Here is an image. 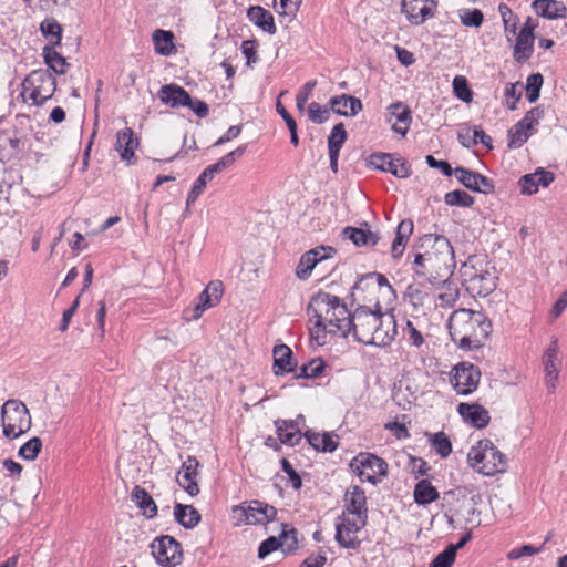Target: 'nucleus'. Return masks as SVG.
I'll use <instances>...</instances> for the list:
<instances>
[{
    "instance_id": "obj_1",
    "label": "nucleus",
    "mask_w": 567,
    "mask_h": 567,
    "mask_svg": "<svg viewBox=\"0 0 567 567\" xmlns=\"http://www.w3.org/2000/svg\"><path fill=\"white\" fill-rule=\"evenodd\" d=\"M309 333L317 346H324L330 334L347 337L350 332L349 309L338 296L319 291L308 305Z\"/></svg>"
},
{
    "instance_id": "obj_2",
    "label": "nucleus",
    "mask_w": 567,
    "mask_h": 567,
    "mask_svg": "<svg viewBox=\"0 0 567 567\" xmlns=\"http://www.w3.org/2000/svg\"><path fill=\"white\" fill-rule=\"evenodd\" d=\"M447 330L451 340L460 350L474 351L483 348L493 326L484 312L458 308L450 315Z\"/></svg>"
},
{
    "instance_id": "obj_3",
    "label": "nucleus",
    "mask_w": 567,
    "mask_h": 567,
    "mask_svg": "<svg viewBox=\"0 0 567 567\" xmlns=\"http://www.w3.org/2000/svg\"><path fill=\"white\" fill-rule=\"evenodd\" d=\"M414 258V271L417 276L441 280L446 279L455 267L454 250L450 240L444 236H427Z\"/></svg>"
},
{
    "instance_id": "obj_4",
    "label": "nucleus",
    "mask_w": 567,
    "mask_h": 567,
    "mask_svg": "<svg viewBox=\"0 0 567 567\" xmlns=\"http://www.w3.org/2000/svg\"><path fill=\"white\" fill-rule=\"evenodd\" d=\"M354 292L362 300L375 307V310L389 309L396 301V291L388 278L380 272H371L363 276L355 285Z\"/></svg>"
},
{
    "instance_id": "obj_5",
    "label": "nucleus",
    "mask_w": 567,
    "mask_h": 567,
    "mask_svg": "<svg viewBox=\"0 0 567 567\" xmlns=\"http://www.w3.org/2000/svg\"><path fill=\"white\" fill-rule=\"evenodd\" d=\"M467 464L482 475L493 476L506 471L507 457L491 440L484 439L470 449Z\"/></svg>"
},
{
    "instance_id": "obj_6",
    "label": "nucleus",
    "mask_w": 567,
    "mask_h": 567,
    "mask_svg": "<svg viewBox=\"0 0 567 567\" xmlns=\"http://www.w3.org/2000/svg\"><path fill=\"white\" fill-rule=\"evenodd\" d=\"M0 416L2 434L10 441L22 436L32 426V416L29 409L17 399H9L2 404Z\"/></svg>"
},
{
    "instance_id": "obj_7",
    "label": "nucleus",
    "mask_w": 567,
    "mask_h": 567,
    "mask_svg": "<svg viewBox=\"0 0 567 567\" xmlns=\"http://www.w3.org/2000/svg\"><path fill=\"white\" fill-rule=\"evenodd\" d=\"M20 96L24 103L41 106L50 100L56 91V80L48 70H34L22 81Z\"/></svg>"
},
{
    "instance_id": "obj_8",
    "label": "nucleus",
    "mask_w": 567,
    "mask_h": 567,
    "mask_svg": "<svg viewBox=\"0 0 567 567\" xmlns=\"http://www.w3.org/2000/svg\"><path fill=\"white\" fill-rule=\"evenodd\" d=\"M460 275L466 289L478 296L485 297L495 288L488 264L477 257H468L461 266Z\"/></svg>"
},
{
    "instance_id": "obj_9",
    "label": "nucleus",
    "mask_w": 567,
    "mask_h": 567,
    "mask_svg": "<svg viewBox=\"0 0 567 567\" xmlns=\"http://www.w3.org/2000/svg\"><path fill=\"white\" fill-rule=\"evenodd\" d=\"M435 280H413L408 285L403 298L415 312L427 315L436 309V285Z\"/></svg>"
},
{
    "instance_id": "obj_10",
    "label": "nucleus",
    "mask_w": 567,
    "mask_h": 567,
    "mask_svg": "<svg viewBox=\"0 0 567 567\" xmlns=\"http://www.w3.org/2000/svg\"><path fill=\"white\" fill-rule=\"evenodd\" d=\"M351 471L359 477L362 483L378 484L388 474V463L368 452H361L350 462Z\"/></svg>"
},
{
    "instance_id": "obj_11",
    "label": "nucleus",
    "mask_w": 567,
    "mask_h": 567,
    "mask_svg": "<svg viewBox=\"0 0 567 567\" xmlns=\"http://www.w3.org/2000/svg\"><path fill=\"white\" fill-rule=\"evenodd\" d=\"M367 517L341 513L336 519V542L343 548L358 549L361 545L359 533L365 527Z\"/></svg>"
},
{
    "instance_id": "obj_12",
    "label": "nucleus",
    "mask_w": 567,
    "mask_h": 567,
    "mask_svg": "<svg viewBox=\"0 0 567 567\" xmlns=\"http://www.w3.org/2000/svg\"><path fill=\"white\" fill-rule=\"evenodd\" d=\"M482 372L477 365L468 361L455 364L450 372V384L458 395L474 393L481 383Z\"/></svg>"
},
{
    "instance_id": "obj_13",
    "label": "nucleus",
    "mask_w": 567,
    "mask_h": 567,
    "mask_svg": "<svg viewBox=\"0 0 567 567\" xmlns=\"http://www.w3.org/2000/svg\"><path fill=\"white\" fill-rule=\"evenodd\" d=\"M380 311H371L365 307L358 308L353 313H349L350 331L353 332L354 338L362 343L371 344Z\"/></svg>"
},
{
    "instance_id": "obj_14",
    "label": "nucleus",
    "mask_w": 567,
    "mask_h": 567,
    "mask_svg": "<svg viewBox=\"0 0 567 567\" xmlns=\"http://www.w3.org/2000/svg\"><path fill=\"white\" fill-rule=\"evenodd\" d=\"M151 550L162 567H175L183 560L181 543L169 535L156 537L151 544Z\"/></svg>"
},
{
    "instance_id": "obj_15",
    "label": "nucleus",
    "mask_w": 567,
    "mask_h": 567,
    "mask_svg": "<svg viewBox=\"0 0 567 567\" xmlns=\"http://www.w3.org/2000/svg\"><path fill=\"white\" fill-rule=\"evenodd\" d=\"M544 112L539 106L529 110L525 116L511 128L508 145L511 147H520L533 134Z\"/></svg>"
},
{
    "instance_id": "obj_16",
    "label": "nucleus",
    "mask_w": 567,
    "mask_h": 567,
    "mask_svg": "<svg viewBox=\"0 0 567 567\" xmlns=\"http://www.w3.org/2000/svg\"><path fill=\"white\" fill-rule=\"evenodd\" d=\"M337 250L331 246H319L305 252L297 265L296 276L300 280H307L315 267L336 255Z\"/></svg>"
},
{
    "instance_id": "obj_17",
    "label": "nucleus",
    "mask_w": 567,
    "mask_h": 567,
    "mask_svg": "<svg viewBox=\"0 0 567 567\" xmlns=\"http://www.w3.org/2000/svg\"><path fill=\"white\" fill-rule=\"evenodd\" d=\"M437 8L435 0H402L401 11L413 25H420L433 18Z\"/></svg>"
},
{
    "instance_id": "obj_18",
    "label": "nucleus",
    "mask_w": 567,
    "mask_h": 567,
    "mask_svg": "<svg viewBox=\"0 0 567 567\" xmlns=\"http://www.w3.org/2000/svg\"><path fill=\"white\" fill-rule=\"evenodd\" d=\"M557 340H553L542 355V364L545 372V384L549 393H555L557 388L560 360Z\"/></svg>"
},
{
    "instance_id": "obj_19",
    "label": "nucleus",
    "mask_w": 567,
    "mask_h": 567,
    "mask_svg": "<svg viewBox=\"0 0 567 567\" xmlns=\"http://www.w3.org/2000/svg\"><path fill=\"white\" fill-rule=\"evenodd\" d=\"M370 164L380 171L389 172L399 178H405L411 175V167L402 157L393 158L391 154L380 153L370 157Z\"/></svg>"
},
{
    "instance_id": "obj_20",
    "label": "nucleus",
    "mask_w": 567,
    "mask_h": 567,
    "mask_svg": "<svg viewBox=\"0 0 567 567\" xmlns=\"http://www.w3.org/2000/svg\"><path fill=\"white\" fill-rule=\"evenodd\" d=\"M455 176L461 184L473 192L483 194H491L494 192V183L488 177L477 172H473L464 167H456Z\"/></svg>"
},
{
    "instance_id": "obj_21",
    "label": "nucleus",
    "mask_w": 567,
    "mask_h": 567,
    "mask_svg": "<svg viewBox=\"0 0 567 567\" xmlns=\"http://www.w3.org/2000/svg\"><path fill=\"white\" fill-rule=\"evenodd\" d=\"M199 462L195 456H187L183 462L181 471L177 473L176 481L190 496L199 493L197 484Z\"/></svg>"
},
{
    "instance_id": "obj_22",
    "label": "nucleus",
    "mask_w": 567,
    "mask_h": 567,
    "mask_svg": "<svg viewBox=\"0 0 567 567\" xmlns=\"http://www.w3.org/2000/svg\"><path fill=\"white\" fill-rule=\"evenodd\" d=\"M398 334L396 320L393 313L380 311L377 324V331L371 344L385 347L389 346Z\"/></svg>"
},
{
    "instance_id": "obj_23",
    "label": "nucleus",
    "mask_w": 567,
    "mask_h": 567,
    "mask_svg": "<svg viewBox=\"0 0 567 567\" xmlns=\"http://www.w3.org/2000/svg\"><path fill=\"white\" fill-rule=\"evenodd\" d=\"M456 410L464 422L476 429H484L491 422L489 412L478 403L461 402Z\"/></svg>"
},
{
    "instance_id": "obj_24",
    "label": "nucleus",
    "mask_w": 567,
    "mask_h": 567,
    "mask_svg": "<svg viewBox=\"0 0 567 567\" xmlns=\"http://www.w3.org/2000/svg\"><path fill=\"white\" fill-rule=\"evenodd\" d=\"M555 176L551 172L545 171L544 168H537L534 173L523 175L518 185L523 195H534L538 192L539 186H549Z\"/></svg>"
},
{
    "instance_id": "obj_25",
    "label": "nucleus",
    "mask_w": 567,
    "mask_h": 567,
    "mask_svg": "<svg viewBox=\"0 0 567 567\" xmlns=\"http://www.w3.org/2000/svg\"><path fill=\"white\" fill-rule=\"evenodd\" d=\"M343 501V514L357 515L368 518L367 496L360 486L353 485L349 487L344 494Z\"/></svg>"
},
{
    "instance_id": "obj_26",
    "label": "nucleus",
    "mask_w": 567,
    "mask_h": 567,
    "mask_svg": "<svg viewBox=\"0 0 567 567\" xmlns=\"http://www.w3.org/2000/svg\"><path fill=\"white\" fill-rule=\"evenodd\" d=\"M157 95L162 103L173 109L190 105L192 102L189 93L184 87L174 83L163 85L158 90Z\"/></svg>"
},
{
    "instance_id": "obj_27",
    "label": "nucleus",
    "mask_w": 567,
    "mask_h": 567,
    "mask_svg": "<svg viewBox=\"0 0 567 567\" xmlns=\"http://www.w3.org/2000/svg\"><path fill=\"white\" fill-rule=\"evenodd\" d=\"M388 122L395 133L405 136L412 122L410 109L401 102L391 104L388 107Z\"/></svg>"
},
{
    "instance_id": "obj_28",
    "label": "nucleus",
    "mask_w": 567,
    "mask_h": 567,
    "mask_svg": "<svg viewBox=\"0 0 567 567\" xmlns=\"http://www.w3.org/2000/svg\"><path fill=\"white\" fill-rule=\"evenodd\" d=\"M277 435L282 444L296 446L300 443L301 433L297 420H278L275 422Z\"/></svg>"
},
{
    "instance_id": "obj_29",
    "label": "nucleus",
    "mask_w": 567,
    "mask_h": 567,
    "mask_svg": "<svg viewBox=\"0 0 567 567\" xmlns=\"http://www.w3.org/2000/svg\"><path fill=\"white\" fill-rule=\"evenodd\" d=\"M138 140L131 127H125L117 132L115 148L123 161L131 163L135 158Z\"/></svg>"
},
{
    "instance_id": "obj_30",
    "label": "nucleus",
    "mask_w": 567,
    "mask_h": 567,
    "mask_svg": "<svg viewBox=\"0 0 567 567\" xmlns=\"http://www.w3.org/2000/svg\"><path fill=\"white\" fill-rule=\"evenodd\" d=\"M249 525H266L275 520L277 509L261 501H250L248 507Z\"/></svg>"
},
{
    "instance_id": "obj_31",
    "label": "nucleus",
    "mask_w": 567,
    "mask_h": 567,
    "mask_svg": "<svg viewBox=\"0 0 567 567\" xmlns=\"http://www.w3.org/2000/svg\"><path fill=\"white\" fill-rule=\"evenodd\" d=\"M331 110L342 116H354L362 111L363 105L360 99L341 94L330 99Z\"/></svg>"
},
{
    "instance_id": "obj_32",
    "label": "nucleus",
    "mask_w": 567,
    "mask_h": 567,
    "mask_svg": "<svg viewBox=\"0 0 567 567\" xmlns=\"http://www.w3.org/2000/svg\"><path fill=\"white\" fill-rule=\"evenodd\" d=\"M247 18L257 28L261 29L268 34H275L277 32V27L272 13L261 6L249 7L247 10Z\"/></svg>"
},
{
    "instance_id": "obj_33",
    "label": "nucleus",
    "mask_w": 567,
    "mask_h": 567,
    "mask_svg": "<svg viewBox=\"0 0 567 567\" xmlns=\"http://www.w3.org/2000/svg\"><path fill=\"white\" fill-rule=\"evenodd\" d=\"M303 437L307 442L319 452H333L338 449L339 442L338 436L332 433H319L312 430H308L303 433Z\"/></svg>"
},
{
    "instance_id": "obj_34",
    "label": "nucleus",
    "mask_w": 567,
    "mask_h": 567,
    "mask_svg": "<svg viewBox=\"0 0 567 567\" xmlns=\"http://www.w3.org/2000/svg\"><path fill=\"white\" fill-rule=\"evenodd\" d=\"M532 7L537 14L549 20L567 17V8L559 0H535Z\"/></svg>"
},
{
    "instance_id": "obj_35",
    "label": "nucleus",
    "mask_w": 567,
    "mask_h": 567,
    "mask_svg": "<svg viewBox=\"0 0 567 567\" xmlns=\"http://www.w3.org/2000/svg\"><path fill=\"white\" fill-rule=\"evenodd\" d=\"M274 372L275 374H285L292 372L296 368V362L292 357L291 349L286 344H278L274 348Z\"/></svg>"
},
{
    "instance_id": "obj_36",
    "label": "nucleus",
    "mask_w": 567,
    "mask_h": 567,
    "mask_svg": "<svg viewBox=\"0 0 567 567\" xmlns=\"http://www.w3.org/2000/svg\"><path fill=\"white\" fill-rule=\"evenodd\" d=\"M131 498L147 519L157 515V505L145 488L136 485L132 491Z\"/></svg>"
},
{
    "instance_id": "obj_37",
    "label": "nucleus",
    "mask_w": 567,
    "mask_h": 567,
    "mask_svg": "<svg viewBox=\"0 0 567 567\" xmlns=\"http://www.w3.org/2000/svg\"><path fill=\"white\" fill-rule=\"evenodd\" d=\"M443 282L436 286V309L451 308L460 298V290L456 284L442 279Z\"/></svg>"
},
{
    "instance_id": "obj_38",
    "label": "nucleus",
    "mask_w": 567,
    "mask_h": 567,
    "mask_svg": "<svg viewBox=\"0 0 567 567\" xmlns=\"http://www.w3.org/2000/svg\"><path fill=\"white\" fill-rule=\"evenodd\" d=\"M225 292L224 284L220 280H212L200 292L197 300L206 308L210 309L219 305Z\"/></svg>"
},
{
    "instance_id": "obj_39",
    "label": "nucleus",
    "mask_w": 567,
    "mask_h": 567,
    "mask_svg": "<svg viewBox=\"0 0 567 567\" xmlns=\"http://www.w3.org/2000/svg\"><path fill=\"white\" fill-rule=\"evenodd\" d=\"M343 234L357 247H373L379 241L378 235L369 229H361L349 226L343 229Z\"/></svg>"
},
{
    "instance_id": "obj_40",
    "label": "nucleus",
    "mask_w": 567,
    "mask_h": 567,
    "mask_svg": "<svg viewBox=\"0 0 567 567\" xmlns=\"http://www.w3.org/2000/svg\"><path fill=\"white\" fill-rule=\"evenodd\" d=\"M152 40L157 54L169 56L176 52L174 33L172 31L157 29L153 32Z\"/></svg>"
},
{
    "instance_id": "obj_41",
    "label": "nucleus",
    "mask_w": 567,
    "mask_h": 567,
    "mask_svg": "<svg viewBox=\"0 0 567 567\" xmlns=\"http://www.w3.org/2000/svg\"><path fill=\"white\" fill-rule=\"evenodd\" d=\"M414 502L419 505H429L439 499V491L429 480H421L414 486Z\"/></svg>"
},
{
    "instance_id": "obj_42",
    "label": "nucleus",
    "mask_w": 567,
    "mask_h": 567,
    "mask_svg": "<svg viewBox=\"0 0 567 567\" xmlns=\"http://www.w3.org/2000/svg\"><path fill=\"white\" fill-rule=\"evenodd\" d=\"M535 37H529L527 32H518L516 43L514 45L513 56L516 62H526L534 52Z\"/></svg>"
},
{
    "instance_id": "obj_43",
    "label": "nucleus",
    "mask_w": 567,
    "mask_h": 567,
    "mask_svg": "<svg viewBox=\"0 0 567 567\" xmlns=\"http://www.w3.org/2000/svg\"><path fill=\"white\" fill-rule=\"evenodd\" d=\"M175 519L185 528L195 527L200 520V514L192 505L176 504L174 506Z\"/></svg>"
},
{
    "instance_id": "obj_44",
    "label": "nucleus",
    "mask_w": 567,
    "mask_h": 567,
    "mask_svg": "<svg viewBox=\"0 0 567 567\" xmlns=\"http://www.w3.org/2000/svg\"><path fill=\"white\" fill-rule=\"evenodd\" d=\"M426 437L432 450L442 458H446L452 453V442L445 432L426 433Z\"/></svg>"
},
{
    "instance_id": "obj_45",
    "label": "nucleus",
    "mask_w": 567,
    "mask_h": 567,
    "mask_svg": "<svg viewBox=\"0 0 567 567\" xmlns=\"http://www.w3.org/2000/svg\"><path fill=\"white\" fill-rule=\"evenodd\" d=\"M214 176H215V173H214V171L209 166H207L200 173V175L197 177V179L195 181L192 189L189 190V193L187 195V199H186V205L187 206L193 205L198 199V197L205 190V188L207 186V183L209 181H212L214 178Z\"/></svg>"
},
{
    "instance_id": "obj_46",
    "label": "nucleus",
    "mask_w": 567,
    "mask_h": 567,
    "mask_svg": "<svg viewBox=\"0 0 567 567\" xmlns=\"http://www.w3.org/2000/svg\"><path fill=\"white\" fill-rule=\"evenodd\" d=\"M43 56L47 65L56 74H64L69 66L66 60L54 49V47H45Z\"/></svg>"
},
{
    "instance_id": "obj_47",
    "label": "nucleus",
    "mask_w": 567,
    "mask_h": 567,
    "mask_svg": "<svg viewBox=\"0 0 567 567\" xmlns=\"http://www.w3.org/2000/svg\"><path fill=\"white\" fill-rule=\"evenodd\" d=\"M40 30L49 39L52 47L60 45L62 42V27L55 19H45L41 22Z\"/></svg>"
},
{
    "instance_id": "obj_48",
    "label": "nucleus",
    "mask_w": 567,
    "mask_h": 567,
    "mask_svg": "<svg viewBox=\"0 0 567 567\" xmlns=\"http://www.w3.org/2000/svg\"><path fill=\"white\" fill-rule=\"evenodd\" d=\"M42 446V440L39 436H33L20 446L18 456L24 461H34L41 453Z\"/></svg>"
},
{
    "instance_id": "obj_49",
    "label": "nucleus",
    "mask_w": 567,
    "mask_h": 567,
    "mask_svg": "<svg viewBox=\"0 0 567 567\" xmlns=\"http://www.w3.org/2000/svg\"><path fill=\"white\" fill-rule=\"evenodd\" d=\"M247 151V145H239L234 151L227 153L223 157H220L216 163L209 165V167L214 171L215 174L221 172L230 167L238 158H240Z\"/></svg>"
},
{
    "instance_id": "obj_50",
    "label": "nucleus",
    "mask_w": 567,
    "mask_h": 567,
    "mask_svg": "<svg viewBox=\"0 0 567 567\" xmlns=\"http://www.w3.org/2000/svg\"><path fill=\"white\" fill-rule=\"evenodd\" d=\"M247 151V145H239L234 151L227 153L223 157H220L216 163L209 165V167L214 171L215 174L221 172L230 167L238 158H240Z\"/></svg>"
},
{
    "instance_id": "obj_51",
    "label": "nucleus",
    "mask_w": 567,
    "mask_h": 567,
    "mask_svg": "<svg viewBox=\"0 0 567 567\" xmlns=\"http://www.w3.org/2000/svg\"><path fill=\"white\" fill-rule=\"evenodd\" d=\"M347 140V132L344 125L339 123L334 125L328 137V150L329 153H339Z\"/></svg>"
},
{
    "instance_id": "obj_52",
    "label": "nucleus",
    "mask_w": 567,
    "mask_h": 567,
    "mask_svg": "<svg viewBox=\"0 0 567 567\" xmlns=\"http://www.w3.org/2000/svg\"><path fill=\"white\" fill-rule=\"evenodd\" d=\"M453 92L457 99L465 103H471L473 101V91L468 85V81L463 75H456L453 79Z\"/></svg>"
},
{
    "instance_id": "obj_53",
    "label": "nucleus",
    "mask_w": 567,
    "mask_h": 567,
    "mask_svg": "<svg viewBox=\"0 0 567 567\" xmlns=\"http://www.w3.org/2000/svg\"><path fill=\"white\" fill-rule=\"evenodd\" d=\"M498 12L502 17L505 32L516 34L519 19L517 14L505 3L498 6Z\"/></svg>"
},
{
    "instance_id": "obj_54",
    "label": "nucleus",
    "mask_w": 567,
    "mask_h": 567,
    "mask_svg": "<svg viewBox=\"0 0 567 567\" xmlns=\"http://www.w3.org/2000/svg\"><path fill=\"white\" fill-rule=\"evenodd\" d=\"M444 200L450 206L471 207L474 204V198L461 189L446 193Z\"/></svg>"
},
{
    "instance_id": "obj_55",
    "label": "nucleus",
    "mask_w": 567,
    "mask_h": 567,
    "mask_svg": "<svg viewBox=\"0 0 567 567\" xmlns=\"http://www.w3.org/2000/svg\"><path fill=\"white\" fill-rule=\"evenodd\" d=\"M326 368V363L322 359L317 358L309 361L307 364H303L300 368L298 377L306 379H313L322 374Z\"/></svg>"
},
{
    "instance_id": "obj_56",
    "label": "nucleus",
    "mask_w": 567,
    "mask_h": 567,
    "mask_svg": "<svg viewBox=\"0 0 567 567\" xmlns=\"http://www.w3.org/2000/svg\"><path fill=\"white\" fill-rule=\"evenodd\" d=\"M543 85V75L532 74L527 78L526 96L529 102H535L539 97V91Z\"/></svg>"
},
{
    "instance_id": "obj_57",
    "label": "nucleus",
    "mask_w": 567,
    "mask_h": 567,
    "mask_svg": "<svg viewBox=\"0 0 567 567\" xmlns=\"http://www.w3.org/2000/svg\"><path fill=\"white\" fill-rule=\"evenodd\" d=\"M330 111L328 107L320 105L318 102H311L308 105V116L313 123L321 124L329 118Z\"/></svg>"
},
{
    "instance_id": "obj_58",
    "label": "nucleus",
    "mask_w": 567,
    "mask_h": 567,
    "mask_svg": "<svg viewBox=\"0 0 567 567\" xmlns=\"http://www.w3.org/2000/svg\"><path fill=\"white\" fill-rule=\"evenodd\" d=\"M403 336L410 344L416 348H420L424 343V337L422 332L410 320H406L405 322V327L403 328Z\"/></svg>"
},
{
    "instance_id": "obj_59",
    "label": "nucleus",
    "mask_w": 567,
    "mask_h": 567,
    "mask_svg": "<svg viewBox=\"0 0 567 567\" xmlns=\"http://www.w3.org/2000/svg\"><path fill=\"white\" fill-rule=\"evenodd\" d=\"M317 86V81L311 80L308 81L302 85V87L299 90V92L296 95V106L299 110V112H303L305 106L310 99L313 89Z\"/></svg>"
},
{
    "instance_id": "obj_60",
    "label": "nucleus",
    "mask_w": 567,
    "mask_h": 567,
    "mask_svg": "<svg viewBox=\"0 0 567 567\" xmlns=\"http://www.w3.org/2000/svg\"><path fill=\"white\" fill-rule=\"evenodd\" d=\"M463 25L478 28L482 25L484 16L480 9L465 10L460 14Z\"/></svg>"
},
{
    "instance_id": "obj_61",
    "label": "nucleus",
    "mask_w": 567,
    "mask_h": 567,
    "mask_svg": "<svg viewBox=\"0 0 567 567\" xmlns=\"http://www.w3.org/2000/svg\"><path fill=\"white\" fill-rule=\"evenodd\" d=\"M248 507L249 502H243L231 507V519L235 526L249 525Z\"/></svg>"
},
{
    "instance_id": "obj_62",
    "label": "nucleus",
    "mask_w": 567,
    "mask_h": 567,
    "mask_svg": "<svg viewBox=\"0 0 567 567\" xmlns=\"http://www.w3.org/2000/svg\"><path fill=\"white\" fill-rule=\"evenodd\" d=\"M455 557L454 548L446 547L442 553L435 556L429 567H452Z\"/></svg>"
},
{
    "instance_id": "obj_63",
    "label": "nucleus",
    "mask_w": 567,
    "mask_h": 567,
    "mask_svg": "<svg viewBox=\"0 0 567 567\" xmlns=\"http://www.w3.org/2000/svg\"><path fill=\"white\" fill-rule=\"evenodd\" d=\"M540 550H542V547H535L533 545H527V544L522 545L519 547H515V548L511 549L507 553V559L517 560L522 557L534 556V555L538 554Z\"/></svg>"
},
{
    "instance_id": "obj_64",
    "label": "nucleus",
    "mask_w": 567,
    "mask_h": 567,
    "mask_svg": "<svg viewBox=\"0 0 567 567\" xmlns=\"http://www.w3.org/2000/svg\"><path fill=\"white\" fill-rule=\"evenodd\" d=\"M506 105L509 110H515L520 100L522 92L517 90V84L508 83L504 90Z\"/></svg>"
}]
</instances>
